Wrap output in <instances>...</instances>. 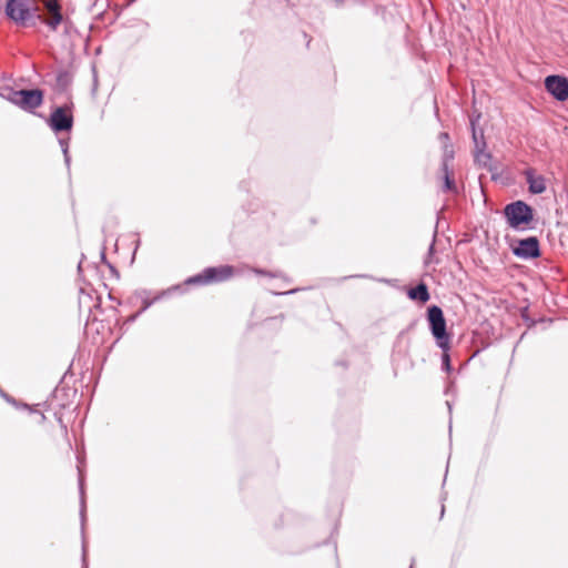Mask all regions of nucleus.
<instances>
[{"mask_svg": "<svg viewBox=\"0 0 568 568\" xmlns=\"http://www.w3.org/2000/svg\"><path fill=\"white\" fill-rule=\"evenodd\" d=\"M504 215L509 227L526 231L534 220V210L524 201H515L505 206Z\"/></svg>", "mask_w": 568, "mask_h": 568, "instance_id": "f257e3e1", "label": "nucleus"}, {"mask_svg": "<svg viewBox=\"0 0 568 568\" xmlns=\"http://www.w3.org/2000/svg\"><path fill=\"white\" fill-rule=\"evenodd\" d=\"M427 320L437 346L443 351L449 349V335L446 332V321L442 308L433 305L427 310Z\"/></svg>", "mask_w": 568, "mask_h": 568, "instance_id": "f03ea898", "label": "nucleus"}, {"mask_svg": "<svg viewBox=\"0 0 568 568\" xmlns=\"http://www.w3.org/2000/svg\"><path fill=\"white\" fill-rule=\"evenodd\" d=\"M234 268L230 265H222L217 267H207L202 273L187 278V284H211L224 282L232 277Z\"/></svg>", "mask_w": 568, "mask_h": 568, "instance_id": "7ed1b4c3", "label": "nucleus"}, {"mask_svg": "<svg viewBox=\"0 0 568 568\" xmlns=\"http://www.w3.org/2000/svg\"><path fill=\"white\" fill-rule=\"evenodd\" d=\"M37 10L33 0H9L6 4L7 16L19 26H26Z\"/></svg>", "mask_w": 568, "mask_h": 568, "instance_id": "20e7f679", "label": "nucleus"}, {"mask_svg": "<svg viewBox=\"0 0 568 568\" xmlns=\"http://www.w3.org/2000/svg\"><path fill=\"white\" fill-rule=\"evenodd\" d=\"M12 101L24 110H33L42 104L43 93L39 89L20 90L13 93Z\"/></svg>", "mask_w": 568, "mask_h": 568, "instance_id": "39448f33", "label": "nucleus"}, {"mask_svg": "<svg viewBox=\"0 0 568 568\" xmlns=\"http://www.w3.org/2000/svg\"><path fill=\"white\" fill-rule=\"evenodd\" d=\"M513 253L525 260L536 258L540 255L539 241L535 236L518 240L517 245L513 247Z\"/></svg>", "mask_w": 568, "mask_h": 568, "instance_id": "423d86ee", "label": "nucleus"}, {"mask_svg": "<svg viewBox=\"0 0 568 568\" xmlns=\"http://www.w3.org/2000/svg\"><path fill=\"white\" fill-rule=\"evenodd\" d=\"M546 90L558 101L568 99V80L560 75H548L545 79Z\"/></svg>", "mask_w": 568, "mask_h": 568, "instance_id": "0eeeda50", "label": "nucleus"}, {"mask_svg": "<svg viewBox=\"0 0 568 568\" xmlns=\"http://www.w3.org/2000/svg\"><path fill=\"white\" fill-rule=\"evenodd\" d=\"M49 125L55 132L69 131L73 125V118L64 108H57L50 115Z\"/></svg>", "mask_w": 568, "mask_h": 568, "instance_id": "6e6552de", "label": "nucleus"}, {"mask_svg": "<svg viewBox=\"0 0 568 568\" xmlns=\"http://www.w3.org/2000/svg\"><path fill=\"white\" fill-rule=\"evenodd\" d=\"M43 6L49 14V18L44 19L43 22L51 30L55 31L63 19L61 13V7L57 0H43Z\"/></svg>", "mask_w": 568, "mask_h": 568, "instance_id": "1a4fd4ad", "label": "nucleus"}, {"mask_svg": "<svg viewBox=\"0 0 568 568\" xmlns=\"http://www.w3.org/2000/svg\"><path fill=\"white\" fill-rule=\"evenodd\" d=\"M524 175L526 178V182L529 186V192L532 194H541L546 191V182L544 176L536 175L535 170L527 169L524 172Z\"/></svg>", "mask_w": 568, "mask_h": 568, "instance_id": "9d476101", "label": "nucleus"}, {"mask_svg": "<svg viewBox=\"0 0 568 568\" xmlns=\"http://www.w3.org/2000/svg\"><path fill=\"white\" fill-rule=\"evenodd\" d=\"M470 124H471L473 140H474V144H475L476 158L480 159L481 156H488L487 154L484 153V150L486 148V142H485V139H484V132L481 130L480 131L476 130V122H475L474 119L470 120Z\"/></svg>", "mask_w": 568, "mask_h": 568, "instance_id": "9b49d317", "label": "nucleus"}, {"mask_svg": "<svg viewBox=\"0 0 568 568\" xmlns=\"http://www.w3.org/2000/svg\"><path fill=\"white\" fill-rule=\"evenodd\" d=\"M408 296L409 298L419 301L422 303H426L429 300V293L427 286L424 283H420L416 287L410 288L408 291Z\"/></svg>", "mask_w": 568, "mask_h": 568, "instance_id": "f8f14e48", "label": "nucleus"}, {"mask_svg": "<svg viewBox=\"0 0 568 568\" xmlns=\"http://www.w3.org/2000/svg\"><path fill=\"white\" fill-rule=\"evenodd\" d=\"M453 155L449 154V158H452ZM447 159H448V155L446 154L445 155V160L443 161V171L445 173V176H444V186H443V190L445 192H456V184H455V181L450 178L449 175V172H448V163H447Z\"/></svg>", "mask_w": 568, "mask_h": 568, "instance_id": "ddd939ff", "label": "nucleus"}, {"mask_svg": "<svg viewBox=\"0 0 568 568\" xmlns=\"http://www.w3.org/2000/svg\"><path fill=\"white\" fill-rule=\"evenodd\" d=\"M80 490H81V521H82V525L84 524V519H85V501H84V493H83V483H82V478H80Z\"/></svg>", "mask_w": 568, "mask_h": 568, "instance_id": "4468645a", "label": "nucleus"}, {"mask_svg": "<svg viewBox=\"0 0 568 568\" xmlns=\"http://www.w3.org/2000/svg\"><path fill=\"white\" fill-rule=\"evenodd\" d=\"M60 145L62 148V152H63V155H64V161H65V164L69 166L70 165V155H69V152H68V149H69V144L65 140H60Z\"/></svg>", "mask_w": 568, "mask_h": 568, "instance_id": "2eb2a0df", "label": "nucleus"}, {"mask_svg": "<svg viewBox=\"0 0 568 568\" xmlns=\"http://www.w3.org/2000/svg\"><path fill=\"white\" fill-rule=\"evenodd\" d=\"M443 366L447 372L450 369L449 355L447 354V351H444L443 354Z\"/></svg>", "mask_w": 568, "mask_h": 568, "instance_id": "dca6fc26", "label": "nucleus"}, {"mask_svg": "<svg viewBox=\"0 0 568 568\" xmlns=\"http://www.w3.org/2000/svg\"><path fill=\"white\" fill-rule=\"evenodd\" d=\"M253 272L258 274V275H270V276H273L271 273H267V272H265L263 270H258V268H254Z\"/></svg>", "mask_w": 568, "mask_h": 568, "instance_id": "f3484780", "label": "nucleus"}, {"mask_svg": "<svg viewBox=\"0 0 568 568\" xmlns=\"http://www.w3.org/2000/svg\"><path fill=\"white\" fill-rule=\"evenodd\" d=\"M152 302L151 301H144V304H143V307H142V311H145L146 308H149L151 306Z\"/></svg>", "mask_w": 568, "mask_h": 568, "instance_id": "a211bd4d", "label": "nucleus"}, {"mask_svg": "<svg viewBox=\"0 0 568 568\" xmlns=\"http://www.w3.org/2000/svg\"><path fill=\"white\" fill-rule=\"evenodd\" d=\"M439 138H440L442 140H447V139H448V134H447V133H445V132H444V133H440V134H439Z\"/></svg>", "mask_w": 568, "mask_h": 568, "instance_id": "6ab92c4d", "label": "nucleus"}, {"mask_svg": "<svg viewBox=\"0 0 568 568\" xmlns=\"http://www.w3.org/2000/svg\"><path fill=\"white\" fill-rule=\"evenodd\" d=\"M85 552H87V549H85V545L83 544V560H85Z\"/></svg>", "mask_w": 568, "mask_h": 568, "instance_id": "aec40b11", "label": "nucleus"}, {"mask_svg": "<svg viewBox=\"0 0 568 568\" xmlns=\"http://www.w3.org/2000/svg\"><path fill=\"white\" fill-rule=\"evenodd\" d=\"M336 4H341L343 0H333Z\"/></svg>", "mask_w": 568, "mask_h": 568, "instance_id": "412c9836", "label": "nucleus"}, {"mask_svg": "<svg viewBox=\"0 0 568 568\" xmlns=\"http://www.w3.org/2000/svg\"><path fill=\"white\" fill-rule=\"evenodd\" d=\"M413 565H414V562H412V565H410V567H409V568H413Z\"/></svg>", "mask_w": 568, "mask_h": 568, "instance_id": "4be33fe9", "label": "nucleus"}]
</instances>
